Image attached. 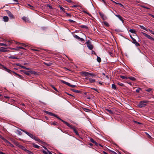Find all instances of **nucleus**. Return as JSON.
Wrapping results in <instances>:
<instances>
[{"label":"nucleus","instance_id":"052dcab7","mask_svg":"<svg viewBox=\"0 0 154 154\" xmlns=\"http://www.w3.org/2000/svg\"><path fill=\"white\" fill-rule=\"evenodd\" d=\"M101 1L103 2L105 5H106V3L104 0H101Z\"/></svg>","mask_w":154,"mask_h":154},{"label":"nucleus","instance_id":"2f4dec72","mask_svg":"<svg viewBox=\"0 0 154 154\" xmlns=\"http://www.w3.org/2000/svg\"><path fill=\"white\" fill-rule=\"evenodd\" d=\"M26 152L29 154H34L32 152L27 149L26 150Z\"/></svg>","mask_w":154,"mask_h":154},{"label":"nucleus","instance_id":"39448f33","mask_svg":"<svg viewBox=\"0 0 154 154\" xmlns=\"http://www.w3.org/2000/svg\"><path fill=\"white\" fill-rule=\"evenodd\" d=\"M45 113H46V114H47L50 116H54V117H56L57 119H59L60 120V119H61L60 118H59L57 116V115H56L51 112H50L46 111H45Z\"/></svg>","mask_w":154,"mask_h":154},{"label":"nucleus","instance_id":"2eb2a0df","mask_svg":"<svg viewBox=\"0 0 154 154\" xmlns=\"http://www.w3.org/2000/svg\"><path fill=\"white\" fill-rule=\"evenodd\" d=\"M18 147L21 148V149L23 150L25 152H26V150H27V149H26V148L23 146L21 145H18Z\"/></svg>","mask_w":154,"mask_h":154},{"label":"nucleus","instance_id":"a878e982","mask_svg":"<svg viewBox=\"0 0 154 154\" xmlns=\"http://www.w3.org/2000/svg\"><path fill=\"white\" fill-rule=\"evenodd\" d=\"M89 82L91 83H94L95 82V80L94 79H92L91 78L89 79Z\"/></svg>","mask_w":154,"mask_h":154},{"label":"nucleus","instance_id":"7ed1b4c3","mask_svg":"<svg viewBox=\"0 0 154 154\" xmlns=\"http://www.w3.org/2000/svg\"><path fill=\"white\" fill-rule=\"evenodd\" d=\"M147 101H141L138 104V106L142 108L145 107L146 105V103H147Z\"/></svg>","mask_w":154,"mask_h":154},{"label":"nucleus","instance_id":"cd10ccee","mask_svg":"<svg viewBox=\"0 0 154 154\" xmlns=\"http://www.w3.org/2000/svg\"><path fill=\"white\" fill-rule=\"evenodd\" d=\"M83 109L84 111L86 112H89L91 111L89 109L86 108H83Z\"/></svg>","mask_w":154,"mask_h":154},{"label":"nucleus","instance_id":"aec40b11","mask_svg":"<svg viewBox=\"0 0 154 154\" xmlns=\"http://www.w3.org/2000/svg\"><path fill=\"white\" fill-rule=\"evenodd\" d=\"M13 72L16 75H18L20 79H23V77L21 75L17 74V73H16V72Z\"/></svg>","mask_w":154,"mask_h":154},{"label":"nucleus","instance_id":"6e6d98bb","mask_svg":"<svg viewBox=\"0 0 154 154\" xmlns=\"http://www.w3.org/2000/svg\"><path fill=\"white\" fill-rule=\"evenodd\" d=\"M68 21H69L71 23H74L75 22L74 21L70 19Z\"/></svg>","mask_w":154,"mask_h":154},{"label":"nucleus","instance_id":"13d9d810","mask_svg":"<svg viewBox=\"0 0 154 154\" xmlns=\"http://www.w3.org/2000/svg\"><path fill=\"white\" fill-rule=\"evenodd\" d=\"M72 130H73V131L74 132H76V131H77V130H76V129L75 127L74 128H73Z\"/></svg>","mask_w":154,"mask_h":154},{"label":"nucleus","instance_id":"f704fd0d","mask_svg":"<svg viewBox=\"0 0 154 154\" xmlns=\"http://www.w3.org/2000/svg\"><path fill=\"white\" fill-rule=\"evenodd\" d=\"M97 60L98 62H100L101 61V59L99 57H97Z\"/></svg>","mask_w":154,"mask_h":154},{"label":"nucleus","instance_id":"ddd939ff","mask_svg":"<svg viewBox=\"0 0 154 154\" xmlns=\"http://www.w3.org/2000/svg\"><path fill=\"white\" fill-rule=\"evenodd\" d=\"M114 14L115 15V16H116V17H118L119 19V20L121 21L123 23L124 22V20H123L122 17L120 15H119V14L116 15V14H115L114 13Z\"/></svg>","mask_w":154,"mask_h":154},{"label":"nucleus","instance_id":"473e14b6","mask_svg":"<svg viewBox=\"0 0 154 154\" xmlns=\"http://www.w3.org/2000/svg\"><path fill=\"white\" fill-rule=\"evenodd\" d=\"M73 36L75 38L79 40L80 38V37L76 35H73Z\"/></svg>","mask_w":154,"mask_h":154},{"label":"nucleus","instance_id":"c85d7f7f","mask_svg":"<svg viewBox=\"0 0 154 154\" xmlns=\"http://www.w3.org/2000/svg\"><path fill=\"white\" fill-rule=\"evenodd\" d=\"M128 79H130L132 81H135L136 80V79L135 78L132 77H128Z\"/></svg>","mask_w":154,"mask_h":154},{"label":"nucleus","instance_id":"a19ab883","mask_svg":"<svg viewBox=\"0 0 154 154\" xmlns=\"http://www.w3.org/2000/svg\"><path fill=\"white\" fill-rule=\"evenodd\" d=\"M120 77L122 79H128V77H127L126 76H120Z\"/></svg>","mask_w":154,"mask_h":154},{"label":"nucleus","instance_id":"338daca9","mask_svg":"<svg viewBox=\"0 0 154 154\" xmlns=\"http://www.w3.org/2000/svg\"><path fill=\"white\" fill-rule=\"evenodd\" d=\"M2 52H5L6 51H7L5 49H2L0 50Z\"/></svg>","mask_w":154,"mask_h":154},{"label":"nucleus","instance_id":"6ab92c4d","mask_svg":"<svg viewBox=\"0 0 154 154\" xmlns=\"http://www.w3.org/2000/svg\"><path fill=\"white\" fill-rule=\"evenodd\" d=\"M3 19L4 21L5 22H7L8 20V18L7 16H4Z\"/></svg>","mask_w":154,"mask_h":154},{"label":"nucleus","instance_id":"dca6fc26","mask_svg":"<svg viewBox=\"0 0 154 154\" xmlns=\"http://www.w3.org/2000/svg\"><path fill=\"white\" fill-rule=\"evenodd\" d=\"M28 70V72L30 73L31 74L34 75L37 74V73L35 71L31 70L30 68V69L29 70Z\"/></svg>","mask_w":154,"mask_h":154},{"label":"nucleus","instance_id":"c03bdc74","mask_svg":"<svg viewBox=\"0 0 154 154\" xmlns=\"http://www.w3.org/2000/svg\"><path fill=\"white\" fill-rule=\"evenodd\" d=\"M152 89L150 88H149L147 89H146V91L148 92H149L152 90Z\"/></svg>","mask_w":154,"mask_h":154},{"label":"nucleus","instance_id":"c756f323","mask_svg":"<svg viewBox=\"0 0 154 154\" xmlns=\"http://www.w3.org/2000/svg\"><path fill=\"white\" fill-rule=\"evenodd\" d=\"M9 58L13 59H17V58L16 57L13 56H11L8 57Z\"/></svg>","mask_w":154,"mask_h":154},{"label":"nucleus","instance_id":"680f3d73","mask_svg":"<svg viewBox=\"0 0 154 154\" xmlns=\"http://www.w3.org/2000/svg\"><path fill=\"white\" fill-rule=\"evenodd\" d=\"M79 40H80L81 41H84V39L83 38H81L80 37V38H79Z\"/></svg>","mask_w":154,"mask_h":154},{"label":"nucleus","instance_id":"bb28decb","mask_svg":"<svg viewBox=\"0 0 154 154\" xmlns=\"http://www.w3.org/2000/svg\"><path fill=\"white\" fill-rule=\"evenodd\" d=\"M106 110L110 114H112L113 113L112 111L109 109H106Z\"/></svg>","mask_w":154,"mask_h":154},{"label":"nucleus","instance_id":"393cba45","mask_svg":"<svg viewBox=\"0 0 154 154\" xmlns=\"http://www.w3.org/2000/svg\"><path fill=\"white\" fill-rule=\"evenodd\" d=\"M22 19L25 22H27L28 21V19L25 17H23Z\"/></svg>","mask_w":154,"mask_h":154},{"label":"nucleus","instance_id":"09e8293b","mask_svg":"<svg viewBox=\"0 0 154 154\" xmlns=\"http://www.w3.org/2000/svg\"><path fill=\"white\" fill-rule=\"evenodd\" d=\"M17 134H18L19 135H21L22 134V133L20 131H17Z\"/></svg>","mask_w":154,"mask_h":154},{"label":"nucleus","instance_id":"1a4fd4ad","mask_svg":"<svg viewBox=\"0 0 154 154\" xmlns=\"http://www.w3.org/2000/svg\"><path fill=\"white\" fill-rule=\"evenodd\" d=\"M99 14L103 20H105L107 19V17L103 13L101 12H99Z\"/></svg>","mask_w":154,"mask_h":154},{"label":"nucleus","instance_id":"f03ea898","mask_svg":"<svg viewBox=\"0 0 154 154\" xmlns=\"http://www.w3.org/2000/svg\"><path fill=\"white\" fill-rule=\"evenodd\" d=\"M81 74L82 75H84L86 76H93L94 75V74L92 73H89L86 72H81Z\"/></svg>","mask_w":154,"mask_h":154},{"label":"nucleus","instance_id":"e2e57ef3","mask_svg":"<svg viewBox=\"0 0 154 154\" xmlns=\"http://www.w3.org/2000/svg\"><path fill=\"white\" fill-rule=\"evenodd\" d=\"M66 1H67L68 2L71 3L72 2V1L71 0H65Z\"/></svg>","mask_w":154,"mask_h":154},{"label":"nucleus","instance_id":"5fc2aeb1","mask_svg":"<svg viewBox=\"0 0 154 154\" xmlns=\"http://www.w3.org/2000/svg\"><path fill=\"white\" fill-rule=\"evenodd\" d=\"M6 142L7 143H9V144H10L11 146H13V145L11 144V143L9 142L8 141H7V140H6Z\"/></svg>","mask_w":154,"mask_h":154},{"label":"nucleus","instance_id":"5701e85b","mask_svg":"<svg viewBox=\"0 0 154 154\" xmlns=\"http://www.w3.org/2000/svg\"><path fill=\"white\" fill-rule=\"evenodd\" d=\"M16 43L17 44H21L23 46L25 47H26L27 46H28L27 45H26V44H24L23 43H20V42H16Z\"/></svg>","mask_w":154,"mask_h":154},{"label":"nucleus","instance_id":"69168bd1","mask_svg":"<svg viewBox=\"0 0 154 154\" xmlns=\"http://www.w3.org/2000/svg\"><path fill=\"white\" fill-rule=\"evenodd\" d=\"M75 133L78 136L79 135V134L77 131H76V132H75Z\"/></svg>","mask_w":154,"mask_h":154},{"label":"nucleus","instance_id":"20e7f679","mask_svg":"<svg viewBox=\"0 0 154 154\" xmlns=\"http://www.w3.org/2000/svg\"><path fill=\"white\" fill-rule=\"evenodd\" d=\"M86 44L87 45V47L89 50H92L93 49V45L91 44L89 40H88L86 42Z\"/></svg>","mask_w":154,"mask_h":154},{"label":"nucleus","instance_id":"4468645a","mask_svg":"<svg viewBox=\"0 0 154 154\" xmlns=\"http://www.w3.org/2000/svg\"><path fill=\"white\" fill-rule=\"evenodd\" d=\"M7 13L8 14V15L9 16L10 18L12 19L13 18L14 16L13 15L11 14V13L9 11H7Z\"/></svg>","mask_w":154,"mask_h":154},{"label":"nucleus","instance_id":"ea45409f","mask_svg":"<svg viewBox=\"0 0 154 154\" xmlns=\"http://www.w3.org/2000/svg\"><path fill=\"white\" fill-rule=\"evenodd\" d=\"M51 86L55 91H58L57 89L54 85H51Z\"/></svg>","mask_w":154,"mask_h":154},{"label":"nucleus","instance_id":"603ef678","mask_svg":"<svg viewBox=\"0 0 154 154\" xmlns=\"http://www.w3.org/2000/svg\"><path fill=\"white\" fill-rule=\"evenodd\" d=\"M47 7H48L50 9H52V6L50 5H48Z\"/></svg>","mask_w":154,"mask_h":154},{"label":"nucleus","instance_id":"f257e3e1","mask_svg":"<svg viewBox=\"0 0 154 154\" xmlns=\"http://www.w3.org/2000/svg\"><path fill=\"white\" fill-rule=\"evenodd\" d=\"M21 131H23L25 133H26V134H27L28 136H29L31 138L34 139L35 140L39 142L40 143L43 144L44 143L43 142L41 141L40 139H39L38 138L36 137L35 136L33 135L32 134L26 131L23 130L21 129Z\"/></svg>","mask_w":154,"mask_h":154},{"label":"nucleus","instance_id":"4d7b16f0","mask_svg":"<svg viewBox=\"0 0 154 154\" xmlns=\"http://www.w3.org/2000/svg\"><path fill=\"white\" fill-rule=\"evenodd\" d=\"M18 48H19V50L20 49H24L25 50V49L23 48V47H18Z\"/></svg>","mask_w":154,"mask_h":154},{"label":"nucleus","instance_id":"9b49d317","mask_svg":"<svg viewBox=\"0 0 154 154\" xmlns=\"http://www.w3.org/2000/svg\"><path fill=\"white\" fill-rule=\"evenodd\" d=\"M132 42L136 46H140L139 44L136 41V40L134 38L132 39Z\"/></svg>","mask_w":154,"mask_h":154},{"label":"nucleus","instance_id":"a18cd8bd","mask_svg":"<svg viewBox=\"0 0 154 154\" xmlns=\"http://www.w3.org/2000/svg\"><path fill=\"white\" fill-rule=\"evenodd\" d=\"M0 45L2 46H6L7 45L6 44L0 43Z\"/></svg>","mask_w":154,"mask_h":154},{"label":"nucleus","instance_id":"774afa93","mask_svg":"<svg viewBox=\"0 0 154 154\" xmlns=\"http://www.w3.org/2000/svg\"><path fill=\"white\" fill-rule=\"evenodd\" d=\"M66 15L67 16H69V17L71 16V14H69V13H66Z\"/></svg>","mask_w":154,"mask_h":154},{"label":"nucleus","instance_id":"a211bd4d","mask_svg":"<svg viewBox=\"0 0 154 154\" xmlns=\"http://www.w3.org/2000/svg\"><path fill=\"white\" fill-rule=\"evenodd\" d=\"M32 145L33 147H34L35 148H38V149L39 148L40 146H38V145L35 144V143H32Z\"/></svg>","mask_w":154,"mask_h":154},{"label":"nucleus","instance_id":"6e6552de","mask_svg":"<svg viewBox=\"0 0 154 154\" xmlns=\"http://www.w3.org/2000/svg\"><path fill=\"white\" fill-rule=\"evenodd\" d=\"M142 33L143 35H144L148 38V39L153 41H154V38H152L149 35L143 32H142Z\"/></svg>","mask_w":154,"mask_h":154},{"label":"nucleus","instance_id":"0e129e2a","mask_svg":"<svg viewBox=\"0 0 154 154\" xmlns=\"http://www.w3.org/2000/svg\"><path fill=\"white\" fill-rule=\"evenodd\" d=\"M83 12L84 13H86V14H88V15H89V16H90V15H91V14H88V13H87V12L86 11H83Z\"/></svg>","mask_w":154,"mask_h":154},{"label":"nucleus","instance_id":"8fccbe9b","mask_svg":"<svg viewBox=\"0 0 154 154\" xmlns=\"http://www.w3.org/2000/svg\"><path fill=\"white\" fill-rule=\"evenodd\" d=\"M141 7L143 8H146V9H150V8H149L147 7H146L144 6H141Z\"/></svg>","mask_w":154,"mask_h":154},{"label":"nucleus","instance_id":"c9c22d12","mask_svg":"<svg viewBox=\"0 0 154 154\" xmlns=\"http://www.w3.org/2000/svg\"><path fill=\"white\" fill-rule=\"evenodd\" d=\"M80 27L82 28L87 29L88 27L85 25H81Z\"/></svg>","mask_w":154,"mask_h":154},{"label":"nucleus","instance_id":"bf43d9fd","mask_svg":"<svg viewBox=\"0 0 154 154\" xmlns=\"http://www.w3.org/2000/svg\"><path fill=\"white\" fill-rule=\"evenodd\" d=\"M57 122H54L52 123V124L54 125H56Z\"/></svg>","mask_w":154,"mask_h":154},{"label":"nucleus","instance_id":"4c0bfd02","mask_svg":"<svg viewBox=\"0 0 154 154\" xmlns=\"http://www.w3.org/2000/svg\"><path fill=\"white\" fill-rule=\"evenodd\" d=\"M59 8L60 9V10H62L63 11H65V9L61 6L60 5H59Z\"/></svg>","mask_w":154,"mask_h":154},{"label":"nucleus","instance_id":"e433bc0d","mask_svg":"<svg viewBox=\"0 0 154 154\" xmlns=\"http://www.w3.org/2000/svg\"><path fill=\"white\" fill-rule=\"evenodd\" d=\"M21 67L23 68V69H26L28 70H29L30 69V68H27L26 67H25V66H21Z\"/></svg>","mask_w":154,"mask_h":154},{"label":"nucleus","instance_id":"423d86ee","mask_svg":"<svg viewBox=\"0 0 154 154\" xmlns=\"http://www.w3.org/2000/svg\"><path fill=\"white\" fill-rule=\"evenodd\" d=\"M61 81L62 83L65 84H66L68 86H70L72 88H74L76 86V85H72L71 84H70L69 83L66 82L63 80H61Z\"/></svg>","mask_w":154,"mask_h":154},{"label":"nucleus","instance_id":"7c9ffc66","mask_svg":"<svg viewBox=\"0 0 154 154\" xmlns=\"http://www.w3.org/2000/svg\"><path fill=\"white\" fill-rule=\"evenodd\" d=\"M112 88L113 89H116V85L114 84H112Z\"/></svg>","mask_w":154,"mask_h":154},{"label":"nucleus","instance_id":"0eeeda50","mask_svg":"<svg viewBox=\"0 0 154 154\" xmlns=\"http://www.w3.org/2000/svg\"><path fill=\"white\" fill-rule=\"evenodd\" d=\"M60 120L63 122V123H64L66 125H67L70 128H71L72 129H73V128H74L75 127L73 126L72 125H70L67 122H65V121L61 119H60Z\"/></svg>","mask_w":154,"mask_h":154},{"label":"nucleus","instance_id":"864d4df0","mask_svg":"<svg viewBox=\"0 0 154 154\" xmlns=\"http://www.w3.org/2000/svg\"><path fill=\"white\" fill-rule=\"evenodd\" d=\"M118 84L121 86H122L123 85V84L120 82H118Z\"/></svg>","mask_w":154,"mask_h":154},{"label":"nucleus","instance_id":"72a5a7b5","mask_svg":"<svg viewBox=\"0 0 154 154\" xmlns=\"http://www.w3.org/2000/svg\"><path fill=\"white\" fill-rule=\"evenodd\" d=\"M103 23H104V24L107 26H109V24L107 22L104 21L103 22Z\"/></svg>","mask_w":154,"mask_h":154},{"label":"nucleus","instance_id":"3c124183","mask_svg":"<svg viewBox=\"0 0 154 154\" xmlns=\"http://www.w3.org/2000/svg\"><path fill=\"white\" fill-rule=\"evenodd\" d=\"M90 140L91 142H92L93 143H94V142H95V141L94 140H93V139H92V138L90 139Z\"/></svg>","mask_w":154,"mask_h":154},{"label":"nucleus","instance_id":"b1692460","mask_svg":"<svg viewBox=\"0 0 154 154\" xmlns=\"http://www.w3.org/2000/svg\"><path fill=\"white\" fill-rule=\"evenodd\" d=\"M129 32L133 33H135L136 31L134 29H130L129 30Z\"/></svg>","mask_w":154,"mask_h":154},{"label":"nucleus","instance_id":"4be33fe9","mask_svg":"<svg viewBox=\"0 0 154 154\" xmlns=\"http://www.w3.org/2000/svg\"><path fill=\"white\" fill-rule=\"evenodd\" d=\"M11 49L12 50H14V51H17L19 50L18 47H17L16 48H11Z\"/></svg>","mask_w":154,"mask_h":154},{"label":"nucleus","instance_id":"412c9836","mask_svg":"<svg viewBox=\"0 0 154 154\" xmlns=\"http://www.w3.org/2000/svg\"><path fill=\"white\" fill-rule=\"evenodd\" d=\"M71 90L73 92L76 93H80L81 92V91L79 90H75L73 89H71Z\"/></svg>","mask_w":154,"mask_h":154},{"label":"nucleus","instance_id":"de8ad7c7","mask_svg":"<svg viewBox=\"0 0 154 154\" xmlns=\"http://www.w3.org/2000/svg\"><path fill=\"white\" fill-rule=\"evenodd\" d=\"M28 5L29 7V8L32 9H33V7L29 4H28Z\"/></svg>","mask_w":154,"mask_h":154},{"label":"nucleus","instance_id":"37998d69","mask_svg":"<svg viewBox=\"0 0 154 154\" xmlns=\"http://www.w3.org/2000/svg\"><path fill=\"white\" fill-rule=\"evenodd\" d=\"M140 28L141 29H144V30L147 31V30H146V29L143 26H140Z\"/></svg>","mask_w":154,"mask_h":154},{"label":"nucleus","instance_id":"79ce46f5","mask_svg":"<svg viewBox=\"0 0 154 154\" xmlns=\"http://www.w3.org/2000/svg\"><path fill=\"white\" fill-rule=\"evenodd\" d=\"M31 50H32V51H40V50L38 49H31Z\"/></svg>","mask_w":154,"mask_h":154},{"label":"nucleus","instance_id":"58836bf2","mask_svg":"<svg viewBox=\"0 0 154 154\" xmlns=\"http://www.w3.org/2000/svg\"><path fill=\"white\" fill-rule=\"evenodd\" d=\"M141 90L140 88H138L136 90V91L137 93H139L140 90Z\"/></svg>","mask_w":154,"mask_h":154},{"label":"nucleus","instance_id":"9d476101","mask_svg":"<svg viewBox=\"0 0 154 154\" xmlns=\"http://www.w3.org/2000/svg\"><path fill=\"white\" fill-rule=\"evenodd\" d=\"M44 148L46 149V150H43L42 152L45 154H52V153L49 151L45 147H44Z\"/></svg>","mask_w":154,"mask_h":154},{"label":"nucleus","instance_id":"f8f14e48","mask_svg":"<svg viewBox=\"0 0 154 154\" xmlns=\"http://www.w3.org/2000/svg\"><path fill=\"white\" fill-rule=\"evenodd\" d=\"M2 67H3V68L4 69L5 71H6L7 72H8L10 73H11V72H12L11 70L8 69L5 66H2Z\"/></svg>","mask_w":154,"mask_h":154},{"label":"nucleus","instance_id":"f3484780","mask_svg":"<svg viewBox=\"0 0 154 154\" xmlns=\"http://www.w3.org/2000/svg\"><path fill=\"white\" fill-rule=\"evenodd\" d=\"M20 71L21 72H22L24 73V74H25L27 75H30V74L29 73V72H27L26 71L24 70H21Z\"/></svg>","mask_w":154,"mask_h":154},{"label":"nucleus","instance_id":"49530a36","mask_svg":"<svg viewBox=\"0 0 154 154\" xmlns=\"http://www.w3.org/2000/svg\"><path fill=\"white\" fill-rule=\"evenodd\" d=\"M148 30L149 32H150L151 34L154 35V32L153 31L150 29H149Z\"/></svg>","mask_w":154,"mask_h":154}]
</instances>
